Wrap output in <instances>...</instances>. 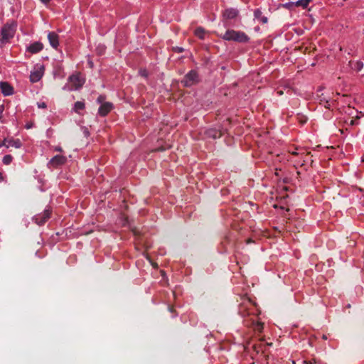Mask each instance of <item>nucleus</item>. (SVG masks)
Instances as JSON below:
<instances>
[{"label":"nucleus","instance_id":"obj_9","mask_svg":"<svg viewBox=\"0 0 364 364\" xmlns=\"http://www.w3.org/2000/svg\"><path fill=\"white\" fill-rule=\"evenodd\" d=\"M48 38L50 46L53 48H57L59 45L58 36L54 32H50L48 34Z\"/></svg>","mask_w":364,"mask_h":364},{"label":"nucleus","instance_id":"obj_7","mask_svg":"<svg viewBox=\"0 0 364 364\" xmlns=\"http://www.w3.org/2000/svg\"><path fill=\"white\" fill-rule=\"evenodd\" d=\"M50 218V212L46 210L43 213L37 215L34 217V220L38 225H43Z\"/></svg>","mask_w":364,"mask_h":364},{"label":"nucleus","instance_id":"obj_25","mask_svg":"<svg viewBox=\"0 0 364 364\" xmlns=\"http://www.w3.org/2000/svg\"><path fill=\"white\" fill-rule=\"evenodd\" d=\"M304 364H315V360H310V361H304Z\"/></svg>","mask_w":364,"mask_h":364},{"label":"nucleus","instance_id":"obj_31","mask_svg":"<svg viewBox=\"0 0 364 364\" xmlns=\"http://www.w3.org/2000/svg\"><path fill=\"white\" fill-rule=\"evenodd\" d=\"M4 179L3 175L1 173H0V181H2Z\"/></svg>","mask_w":364,"mask_h":364},{"label":"nucleus","instance_id":"obj_1","mask_svg":"<svg viewBox=\"0 0 364 364\" xmlns=\"http://www.w3.org/2000/svg\"><path fill=\"white\" fill-rule=\"evenodd\" d=\"M85 82L83 76L79 73H75L70 75L68 78V82L63 87L64 90H77L82 87Z\"/></svg>","mask_w":364,"mask_h":364},{"label":"nucleus","instance_id":"obj_6","mask_svg":"<svg viewBox=\"0 0 364 364\" xmlns=\"http://www.w3.org/2000/svg\"><path fill=\"white\" fill-rule=\"evenodd\" d=\"M43 75V68L39 67L38 68H35L33 71H31L30 75V80L32 82H38Z\"/></svg>","mask_w":364,"mask_h":364},{"label":"nucleus","instance_id":"obj_26","mask_svg":"<svg viewBox=\"0 0 364 364\" xmlns=\"http://www.w3.org/2000/svg\"><path fill=\"white\" fill-rule=\"evenodd\" d=\"M356 124V119H350L349 124L353 126Z\"/></svg>","mask_w":364,"mask_h":364},{"label":"nucleus","instance_id":"obj_14","mask_svg":"<svg viewBox=\"0 0 364 364\" xmlns=\"http://www.w3.org/2000/svg\"><path fill=\"white\" fill-rule=\"evenodd\" d=\"M262 14V13L259 9H257L254 11L255 18H256L262 23H267L268 21L267 17L263 16Z\"/></svg>","mask_w":364,"mask_h":364},{"label":"nucleus","instance_id":"obj_27","mask_svg":"<svg viewBox=\"0 0 364 364\" xmlns=\"http://www.w3.org/2000/svg\"><path fill=\"white\" fill-rule=\"evenodd\" d=\"M55 151H63V150H62V148H61V147H60V146H56V147L55 148Z\"/></svg>","mask_w":364,"mask_h":364},{"label":"nucleus","instance_id":"obj_18","mask_svg":"<svg viewBox=\"0 0 364 364\" xmlns=\"http://www.w3.org/2000/svg\"><path fill=\"white\" fill-rule=\"evenodd\" d=\"M311 1V0H299L296 2V6H301L302 8L306 9L309 6Z\"/></svg>","mask_w":364,"mask_h":364},{"label":"nucleus","instance_id":"obj_34","mask_svg":"<svg viewBox=\"0 0 364 364\" xmlns=\"http://www.w3.org/2000/svg\"><path fill=\"white\" fill-rule=\"evenodd\" d=\"M362 161H364V156L362 157Z\"/></svg>","mask_w":364,"mask_h":364},{"label":"nucleus","instance_id":"obj_16","mask_svg":"<svg viewBox=\"0 0 364 364\" xmlns=\"http://www.w3.org/2000/svg\"><path fill=\"white\" fill-rule=\"evenodd\" d=\"M205 33V31L202 27L197 28L194 31V34L200 39H204Z\"/></svg>","mask_w":364,"mask_h":364},{"label":"nucleus","instance_id":"obj_23","mask_svg":"<svg viewBox=\"0 0 364 364\" xmlns=\"http://www.w3.org/2000/svg\"><path fill=\"white\" fill-rule=\"evenodd\" d=\"M139 73L141 76L144 77H146L148 75V73L146 70H140Z\"/></svg>","mask_w":364,"mask_h":364},{"label":"nucleus","instance_id":"obj_8","mask_svg":"<svg viewBox=\"0 0 364 364\" xmlns=\"http://www.w3.org/2000/svg\"><path fill=\"white\" fill-rule=\"evenodd\" d=\"M113 108V105L111 102H105L101 105L99 108L98 113L101 116L107 115Z\"/></svg>","mask_w":364,"mask_h":364},{"label":"nucleus","instance_id":"obj_30","mask_svg":"<svg viewBox=\"0 0 364 364\" xmlns=\"http://www.w3.org/2000/svg\"><path fill=\"white\" fill-rule=\"evenodd\" d=\"M41 2H43V4H47L50 1V0H40Z\"/></svg>","mask_w":364,"mask_h":364},{"label":"nucleus","instance_id":"obj_29","mask_svg":"<svg viewBox=\"0 0 364 364\" xmlns=\"http://www.w3.org/2000/svg\"><path fill=\"white\" fill-rule=\"evenodd\" d=\"M31 127H32V124H27L26 125V129H30V128H31Z\"/></svg>","mask_w":364,"mask_h":364},{"label":"nucleus","instance_id":"obj_15","mask_svg":"<svg viewBox=\"0 0 364 364\" xmlns=\"http://www.w3.org/2000/svg\"><path fill=\"white\" fill-rule=\"evenodd\" d=\"M206 134L209 137H211L213 139L220 137V136H221V132L220 131H218L217 129H208L206 132Z\"/></svg>","mask_w":364,"mask_h":364},{"label":"nucleus","instance_id":"obj_12","mask_svg":"<svg viewBox=\"0 0 364 364\" xmlns=\"http://www.w3.org/2000/svg\"><path fill=\"white\" fill-rule=\"evenodd\" d=\"M43 48V46L40 42H35L32 44H31L28 47V50L31 53H36L41 51Z\"/></svg>","mask_w":364,"mask_h":364},{"label":"nucleus","instance_id":"obj_11","mask_svg":"<svg viewBox=\"0 0 364 364\" xmlns=\"http://www.w3.org/2000/svg\"><path fill=\"white\" fill-rule=\"evenodd\" d=\"M0 88L2 93L6 96H9L13 94V87L7 82H0Z\"/></svg>","mask_w":364,"mask_h":364},{"label":"nucleus","instance_id":"obj_2","mask_svg":"<svg viewBox=\"0 0 364 364\" xmlns=\"http://www.w3.org/2000/svg\"><path fill=\"white\" fill-rule=\"evenodd\" d=\"M17 24L14 21L6 23L1 29L0 42L1 44L8 43L16 33Z\"/></svg>","mask_w":364,"mask_h":364},{"label":"nucleus","instance_id":"obj_19","mask_svg":"<svg viewBox=\"0 0 364 364\" xmlns=\"http://www.w3.org/2000/svg\"><path fill=\"white\" fill-rule=\"evenodd\" d=\"M12 160H13V156L10 154H7L3 157L2 161H3L4 164L9 165L12 162Z\"/></svg>","mask_w":364,"mask_h":364},{"label":"nucleus","instance_id":"obj_4","mask_svg":"<svg viewBox=\"0 0 364 364\" xmlns=\"http://www.w3.org/2000/svg\"><path fill=\"white\" fill-rule=\"evenodd\" d=\"M198 82V76L196 71L191 70L188 73H187L183 80L181 81V83L185 87H191Z\"/></svg>","mask_w":364,"mask_h":364},{"label":"nucleus","instance_id":"obj_21","mask_svg":"<svg viewBox=\"0 0 364 364\" xmlns=\"http://www.w3.org/2000/svg\"><path fill=\"white\" fill-rule=\"evenodd\" d=\"M38 107L39 108H46V104L44 102H38Z\"/></svg>","mask_w":364,"mask_h":364},{"label":"nucleus","instance_id":"obj_33","mask_svg":"<svg viewBox=\"0 0 364 364\" xmlns=\"http://www.w3.org/2000/svg\"><path fill=\"white\" fill-rule=\"evenodd\" d=\"M278 93H279V95H282V91H280V92H278Z\"/></svg>","mask_w":364,"mask_h":364},{"label":"nucleus","instance_id":"obj_10","mask_svg":"<svg viewBox=\"0 0 364 364\" xmlns=\"http://www.w3.org/2000/svg\"><path fill=\"white\" fill-rule=\"evenodd\" d=\"M238 15V11L235 9L230 8L224 11L223 16L226 19H233Z\"/></svg>","mask_w":364,"mask_h":364},{"label":"nucleus","instance_id":"obj_24","mask_svg":"<svg viewBox=\"0 0 364 364\" xmlns=\"http://www.w3.org/2000/svg\"><path fill=\"white\" fill-rule=\"evenodd\" d=\"M103 100H104V97H103V96H100V97H98V98H97V102H98L99 103L102 104V103H103V102H103Z\"/></svg>","mask_w":364,"mask_h":364},{"label":"nucleus","instance_id":"obj_5","mask_svg":"<svg viewBox=\"0 0 364 364\" xmlns=\"http://www.w3.org/2000/svg\"><path fill=\"white\" fill-rule=\"evenodd\" d=\"M67 161L65 156L62 155H56L53 157L48 162V166L52 168H57L59 166L64 164Z\"/></svg>","mask_w":364,"mask_h":364},{"label":"nucleus","instance_id":"obj_32","mask_svg":"<svg viewBox=\"0 0 364 364\" xmlns=\"http://www.w3.org/2000/svg\"><path fill=\"white\" fill-rule=\"evenodd\" d=\"M258 326H259V327H258V329H259V330H260L261 328H262V326L261 324H259Z\"/></svg>","mask_w":364,"mask_h":364},{"label":"nucleus","instance_id":"obj_3","mask_svg":"<svg viewBox=\"0 0 364 364\" xmlns=\"http://www.w3.org/2000/svg\"><path fill=\"white\" fill-rule=\"evenodd\" d=\"M220 37L225 41H233L239 43H245L249 41L248 36L242 31L235 30H228L223 35Z\"/></svg>","mask_w":364,"mask_h":364},{"label":"nucleus","instance_id":"obj_13","mask_svg":"<svg viewBox=\"0 0 364 364\" xmlns=\"http://www.w3.org/2000/svg\"><path fill=\"white\" fill-rule=\"evenodd\" d=\"M22 146L21 141L20 139H8L6 148L14 147L16 149H19Z\"/></svg>","mask_w":364,"mask_h":364},{"label":"nucleus","instance_id":"obj_17","mask_svg":"<svg viewBox=\"0 0 364 364\" xmlns=\"http://www.w3.org/2000/svg\"><path fill=\"white\" fill-rule=\"evenodd\" d=\"M84 108H85L84 102L78 101L75 103L73 109L75 112L79 113L80 110H82Z\"/></svg>","mask_w":364,"mask_h":364},{"label":"nucleus","instance_id":"obj_22","mask_svg":"<svg viewBox=\"0 0 364 364\" xmlns=\"http://www.w3.org/2000/svg\"><path fill=\"white\" fill-rule=\"evenodd\" d=\"M7 141H8V139H4L3 140V141L0 143V148L2 147V146H6V147Z\"/></svg>","mask_w":364,"mask_h":364},{"label":"nucleus","instance_id":"obj_20","mask_svg":"<svg viewBox=\"0 0 364 364\" xmlns=\"http://www.w3.org/2000/svg\"><path fill=\"white\" fill-rule=\"evenodd\" d=\"M363 68V63L360 61H357L354 63L353 68L357 71H360Z\"/></svg>","mask_w":364,"mask_h":364},{"label":"nucleus","instance_id":"obj_28","mask_svg":"<svg viewBox=\"0 0 364 364\" xmlns=\"http://www.w3.org/2000/svg\"><path fill=\"white\" fill-rule=\"evenodd\" d=\"M176 50L178 52V53H181L183 52V48H176Z\"/></svg>","mask_w":364,"mask_h":364}]
</instances>
